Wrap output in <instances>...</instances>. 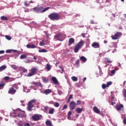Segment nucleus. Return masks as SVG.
Wrapping results in <instances>:
<instances>
[{
    "label": "nucleus",
    "mask_w": 126,
    "mask_h": 126,
    "mask_svg": "<svg viewBox=\"0 0 126 126\" xmlns=\"http://www.w3.org/2000/svg\"><path fill=\"white\" fill-rule=\"evenodd\" d=\"M46 126H54L53 124H52V122L50 120H47L45 123Z\"/></svg>",
    "instance_id": "6ab92c4d"
},
{
    "label": "nucleus",
    "mask_w": 126,
    "mask_h": 126,
    "mask_svg": "<svg viewBox=\"0 0 126 126\" xmlns=\"http://www.w3.org/2000/svg\"><path fill=\"white\" fill-rule=\"evenodd\" d=\"M54 113H55V109L50 107L48 113L50 114L51 115H53Z\"/></svg>",
    "instance_id": "f3484780"
},
{
    "label": "nucleus",
    "mask_w": 126,
    "mask_h": 126,
    "mask_svg": "<svg viewBox=\"0 0 126 126\" xmlns=\"http://www.w3.org/2000/svg\"><path fill=\"white\" fill-rule=\"evenodd\" d=\"M123 108H124V105L122 104L116 106V109L117 110V111H120V110L123 109Z\"/></svg>",
    "instance_id": "ddd939ff"
},
{
    "label": "nucleus",
    "mask_w": 126,
    "mask_h": 126,
    "mask_svg": "<svg viewBox=\"0 0 126 126\" xmlns=\"http://www.w3.org/2000/svg\"><path fill=\"white\" fill-rule=\"evenodd\" d=\"M112 44L113 45H115L114 48H116L117 47V44L116 43V42H113Z\"/></svg>",
    "instance_id": "864d4df0"
},
{
    "label": "nucleus",
    "mask_w": 126,
    "mask_h": 126,
    "mask_svg": "<svg viewBox=\"0 0 126 126\" xmlns=\"http://www.w3.org/2000/svg\"><path fill=\"white\" fill-rule=\"evenodd\" d=\"M31 73H29L27 74L28 77H30L31 76H33L35 75V74H36V73L38 72V69H37V68H35V67H32L31 69Z\"/></svg>",
    "instance_id": "20e7f679"
},
{
    "label": "nucleus",
    "mask_w": 126,
    "mask_h": 126,
    "mask_svg": "<svg viewBox=\"0 0 126 126\" xmlns=\"http://www.w3.org/2000/svg\"><path fill=\"white\" fill-rule=\"evenodd\" d=\"M38 52L39 53H47L48 51L46 49H39Z\"/></svg>",
    "instance_id": "c85d7f7f"
},
{
    "label": "nucleus",
    "mask_w": 126,
    "mask_h": 126,
    "mask_svg": "<svg viewBox=\"0 0 126 126\" xmlns=\"http://www.w3.org/2000/svg\"><path fill=\"white\" fill-rule=\"evenodd\" d=\"M18 117L19 118H24L25 117V115L24 114H22L21 113L18 114Z\"/></svg>",
    "instance_id": "473e14b6"
},
{
    "label": "nucleus",
    "mask_w": 126,
    "mask_h": 126,
    "mask_svg": "<svg viewBox=\"0 0 126 126\" xmlns=\"http://www.w3.org/2000/svg\"><path fill=\"white\" fill-rule=\"evenodd\" d=\"M115 104H116V102H111V105L112 106H114L115 105Z\"/></svg>",
    "instance_id": "13d9d810"
},
{
    "label": "nucleus",
    "mask_w": 126,
    "mask_h": 126,
    "mask_svg": "<svg viewBox=\"0 0 126 126\" xmlns=\"http://www.w3.org/2000/svg\"><path fill=\"white\" fill-rule=\"evenodd\" d=\"M6 68V65H2L0 67V71H3V70H4Z\"/></svg>",
    "instance_id": "b1692460"
},
{
    "label": "nucleus",
    "mask_w": 126,
    "mask_h": 126,
    "mask_svg": "<svg viewBox=\"0 0 126 126\" xmlns=\"http://www.w3.org/2000/svg\"><path fill=\"white\" fill-rule=\"evenodd\" d=\"M8 93V94H10L11 95H14V94L16 93V90L13 89L12 87L9 88Z\"/></svg>",
    "instance_id": "6e6552de"
},
{
    "label": "nucleus",
    "mask_w": 126,
    "mask_h": 126,
    "mask_svg": "<svg viewBox=\"0 0 126 126\" xmlns=\"http://www.w3.org/2000/svg\"><path fill=\"white\" fill-rule=\"evenodd\" d=\"M51 79L54 84L57 85L59 83V81H58V79H57V78H56V77H52Z\"/></svg>",
    "instance_id": "4468645a"
},
{
    "label": "nucleus",
    "mask_w": 126,
    "mask_h": 126,
    "mask_svg": "<svg viewBox=\"0 0 126 126\" xmlns=\"http://www.w3.org/2000/svg\"><path fill=\"white\" fill-rule=\"evenodd\" d=\"M50 8L51 7H47L41 10V13L45 12V11H47V10L50 9Z\"/></svg>",
    "instance_id": "cd10ccee"
},
{
    "label": "nucleus",
    "mask_w": 126,
    "mask_h": 126,
    "mask_svg": "<svg viewBox=\"0 0 126 126\" xmlns=\"http://www.w3.org/2000/svg\"><path fill=\"white\" fill-rule=\"evenodd\" d=\"M33 121H37L40 120V116L38 115H34L32 117Z\"/></svg>",
    "instance_id": "1a4fd4ad"
},
{
    "label": "nucleus",
    "mask_w": 126,
    "mask_h": 126,
    "mask_svg": "<svg viewBox=\"0 0 126 126\" xmlns=\"http://www.w3.org/2000/svg\"><path fill=\"white\" fill-rule=\"evenodd\" d=\"M71 114H72V112H71V111H70L68 112V114H67L68 120H70L71 119L70 116H71Z\"/></svg>",
    "instance_id": "a878e982"
},
{
    "label": "nucleus",
    "mask_w": 126,
    "mask_h": 126,
    "mask_svg": "<svg viewBox=\"0 0 126 126\" xmlns=\"http://www.w3.org/2000/svg\"><path fill=\"white\" fill-rule=\"evenodd\" d=\"M24 126H30V124L27 123L24 124Z\"/></svg>",
    "instance_id": "8fccbe9b"
},
{
    "label": "nucleus",
    "mask_w": 126,
    "mask_h": 126,
    "mask_svg": "<svg viewBox=\"0 0 126 126\" xmlns=\"http://www.w3.org/2000/svg\"><path fill=\"white\" fill-rule=\"evenodd\" d=\"M42 10H43V6L34 7L33 9V11L37 12V13H42Z\"/></svg>",
    "instance_id": "0eeeda50"
},
{
    "label": "nucleus",
    "mask_w": 126,
    "mask_h": 126,
    "mask_svg": "<svg viewBox=\"0 0 126 126\" xmlns=\"http://www.w3.org/2000/svg\"><path fill=\"white\" fill-rule=\"evenodd\" d=\"M39 46H45V43L44 42V40H42L39 42Z\"/></svg>",
    "instance_id": "e433bc0d"
},
{
    "label": "nucleus",
    "mask_w": 126,
    "mask_h": 126,
    "mask_svg": "<svg viewBox=\"0 0 126 126\" xmlns=\"http://www.w3.org/2000/svg\"><path fill=\"white\" fill-rule=\"evenodd\" d=\"M13 52H14V53H17L18 52V51H17L16 50H13Z\"/></svg>",
    "instance_id": "bf43d9fd"
},
{
    "label": "nucleus",
    "mask_w": 126,
    "mask_h": 126,
    "mask_svg": "<svg viewBox=\"0 0 126 126\" xmlns=\"http://www.w3.org/2000/svg\"><path fill=\"white\" fill-rule=\"evenodd\" d=\"M126 81H125L124 82V83H123V85H126Z\"/></svg>",
    "instance_id": "69168bd1"
},
{
    "label": "nucleus",
    "mask_w": 126,
    "mask_h": 126,
    "mask_svg": "<svg viewBox=\"0 0 126 126\" xmlns=\"http://www.w3.org/2000/svg\"><path fill=\"white\" fill-rule=\"evenodd\" d=\"M107 87H107V85H106L105 84H103L102 85V89H105Z\"/></svg>",
    "instance_id": "37998d69"
},
{
    "label": "nucleus",
    "mask_w": 126,
    "mask_h": 126,
    "mask_svg": "<svg viewBox=\"0 0 126 126\" xmlns=\"http://www.w3.org/2000/svg\"><path fill=\"white\" fill-rule=\"evenodd\" d=\"M76 64H79V60H77L76 62Z\"/></svg>",
    "instance_id": "6e6d98bb"
},
{
    "label": "nucleus",
    "mask_w": 126,
    "mask_h": 126,
    "mask_svg": "<svg viewBox=\"0 0 126 126\" xmlns=\"http://www.w3.org/2000/svg\"><path fill=\"white\" fill-rule=\"evenodd\" d=\"M80 60L84 63H85V62L87 61V59H86V58H85L84 56H81V57H80Z\"/></svg>",
    "instance_id": "412c9836"
},
{
    "label": "nucleus",
    "mask_w": 126,
    "mask_h": 126,
    "mask_svg": "<svg viewBox=\"0 0 126 126\" xmlns=\"http://www.w3.org/2000/svg\"><path fill=\"white\" fill-rule=\"evenodd\" d=\"M12 88L13 89H18L19 87L16 84H14L12 86Z\"/></svg>",
    "instance_id": "72a5a7b5"
},
{
    "label": "nucleus",
    "mask_w": 126,
    "mask_h": 126,
    "mask_svg": "<svg viewBox=\"0 0 126 126\" xmlns=\"http://www.w3.org/2000/svg\"><path fill=\"white\" fill-rule=\"evenodd\" d=\"M91 24H94V21H93V20L91 21Z\"/></svg>",
    "instance_id": "e2e57ef3"
},
{
    "label": "nucleus",
    "mask_w": 126,
    "mask_h": 126,
    "mask_svg": "<svg viewBox=\"0 0 126 126\" xmlns=\"http://www.w3.org/2000/svg\"><path fill=\"white\" fill-rule=\"evenodd\" d=\"M111 73L112 74H115L116 73V69L112 70L111 71Z\"/></svg>",
    "instance_id": "a18cd8bd"
},
{
    "label": "nucleus",
    "mask_w": 126,
    "mask_h": 126,
    "mask_svg": "<svg viewBox=\"0 0 126 126\" xmlns=\"http://www.w3.org/2000/svg\"><path fill=\"white\" fill-rule=\"evenodd\" d=\"M86 80V77H84V78L83 79V81L84 82Z\"/></svg>",
    "instance_id": "052dcab7"
},
{
    "label": "nucleus",
    "mask_w": 126,
    "mask_h": 126,
    "mask_svg": "<svg viewBox=\"0 0 126 126\" xmlns=\"http://www.w3.org/2000/svg\"><path fill=\"white\" fill-rule=\"evenodd\" d=\"M4 85H5V84L3 82H0V88H3V87H4Z\"/></svg>",
    "instance_id": "7c9ffc66"
},
{
    "label": "nucleus",
    "mask_w": 126,
    "mask_h": 126,
    "mask_svg": "<svg viewBox=\"0 0 126 126\" xmlns=\"http://www.w3.org/2000/svg\"><path fill=\"white\" fill-rule=\"evenodd\" d=\"M107 63H112V61H111V60H110V59H107Z\"/></svg>",
    "instance_id": "3c124183"
},
{
    "label": "nucleus",
    "mask_w": 126,
    "mask_h": 126,
    "mask_svg": "<svg viewBox=\"0 0 126 126\" xmlns=\"http://www.w3.org/2000/svg\"><path fill=\"white\" fill-rule=\"evenodd\" d=\"M5 38L6 39H7V40H11V37L10 36L6 35Z\"/></svg>",
    "instance_id": "79ce46f5"
},
{
    "label": "nucleus",
    "mask_w": 126,
    "mask_h": 126,
    "mask_svg": "<svg viewBox=\"0 0 126 126\" xmlns=\"http://www.w3.org/2000/svg\"><path fill=\"white\" fill-rule=\"evenodd\" d=\"M4 53V50H0V54H3Z\"/></svg>",
    "instance_id": "5fc2aeb1"
},
{
    "label": "nucleus",
    "mask_w": 126,
    "mask_h": 126,
    "mask_svg": "<svg viewBox=\"0 0 126 126\" xmlns=\"http://www.w3.org/2000/svg\"><path fill=\"white\" fill-rule=\"evenodd\" d=\"M73 97V95L72 94H70L68 97V99H70L71 100V99H72Z\"/></svg>",
    "instance_id": "de8ad7c7"
},
{
    "label": "nucleus",
    "mask_w": 126,
    "mask_h": 126,
    "mask_svg": "<svg viewBox=\"0 0 126 126\" xmlns=\"http://www.w3.org/2000/svg\"><path fill=\"white\" fill-rule=\"evenodd\" d=\"M1 20H5V21H7L8 20V18L7 17H5L4 16L0 17Z\"/></svg>",
    "instance_id": "5701e85b"
},
{
    "label": "nucleus",
    "mask_w": 126,
    "mask_h": 126,
    "mask_svg": "<svg viewBox=\"0 0 126 126\" xmlns=\"http://www.w3.org/2000/svg\"><path fill=\"white\" fill-rule=\"evenodd\" d=\"M54 106L56 107L57 108L60 107V103L59 102H55L54 103Z\"/></svg>",
    "instance_id": "4c0bfd02"
},
{
    "label": "nucleus",
    "mask_w": 126,
    "mask_h": 126,
    "mask_svg": "<svg viewBox=\"0 0 126 126\" xmlns=\"http://www.w3.org/2000/svg\"><path fill=\"white\" fill-rule=\"evenodd\" d=\"M33 59L36 61V60H37V57H36L35 56H33Z\"/></svg>",
    "instance_id": "680f3d73"
},
{
    "label": "nucleus",
    "mask_w": 126,
    "mask_h": 126,
    "mask_svg": "<svg viewBox=\"0 0 126 126\" xmlns=\"http://www.w3.org/2000/svg\"><path fill=\"white\" fill-rule=\"evenodd\" d=\"M70 99L68 98L67 100V103H69V102H70Z\"/></svg>",
    "instance_id": "0e129e2a"
},
{
    "label": "nucleus",
    "mask_w": 126,
    "mask_h": 126,
    "mask_svg": "<svg viewBox=\"0 0 126 126\" xmlns=\"http://www.w3.org/2000/svg\"><path fill=\"white\" fill-rule=\"evenodd\" d=\"M104 43L105 44H106V43H108V42H107L106 40H104Z\"/></svg>",
    "instance_id": "774afa93"
},
{
    "label": "nucleus",
    "mask_w": 126,
    "mask_h": 126,
    "mask_svg": "<svg viewBox=\"0 0 126 126\" xmlns=\"http://www.w3.org/2000/svg\"><path fill=\"white\" fill-rule=\"evenodd\" d=\"M48 17L51 20L58 21L59 20L61 16H60V14L58 13H52L48 16Z\"/></svg>",
    "instance_id": "f257e3e1"
},
{
    "label": "nucleus",
    "mask_w": 126,
    "mask_h": 126,
    "mask_svg": "<svg viewBox=\"0 0 126 126\" xmlns=\"http://www.w3.org/2000/svg\"><path fill=\"white\" fill-rule=\"evenodd\" d=\"M26 58H27V55H26V54H23V55H21V56H20V59L21 60L26 59Z\"/></svg>",
    "instance_id": "bb28decb"
},
{
    "label": "nucleus",
    "mask_w": 126,
    "mask_h": 126,
    "mask_svg": "<svg viewBox=\"0 0 126 126\" xmlns=\"http://www.w3.org/2000/svg\"><path fill=\"white\" fill-rule=\"evenodd\" d=\"M81 101L80 100L77 101L76 105H81Z\"/></svg>",
    "instance_id": "49530a36"
},
{
    "label": "nucleus",
    "mask_w": 126,
    "mask_h": 126,
    "mask_svg": "<svg viewBox=\"0 0 126 126\" xmlns=\"http://www.w3.org/2000/svg\"><path fill=\"white\" fill-rule=\"evenodd\" d=\"M93 111L94 112V113H96V114H99V113H100V110H99L98 108H97V107L96 106L94 107Z\"/></svg>",
    "instance_id": "2eb2a0df"
},
{
    "label": "nucleus",
    "mask_w": 126,
    "mask_h": 126,
    "mask_svg": "<svg viewBox=\"0 0 126 126\" xmlns=\"http://www.w3.org/2000/svg\"><path fill=\"white\" fill-rule=\"evenodd\" d=\"M123 124H124V125H126V117L124 118L123 120Z\"/></svg>",
    "instance_id": "09e8293b"
},
{
    "label": "nucleus",
    "mask_w": 126,
    "mask_h": 126,
    "mask_svg": "<svg viewBox=\"0 0 126 126\" xmlns=\"http://www.w3.org/2000/svg\"><path fill=\"white\" fill-rule=\"evenodd\" d=\"M46 69L48 71L51 70V65H50V64L47 63L46 64Z\"/></svg>",
    "instance_id": "2f4dec72"
},
{
    "label": "nucleus",
    "mask_w": 126,
    "mask_h": 126,
    "mask_svg": "<svg viewBox=\"0 0 126 126\" xmlns=\"http://www.w3.org/2000/svg\"><path fill=\"white\" fill-rule=\"evenodd\" d=\"M67 108V105L65 104V105L63 106V107L62 110H65Z\"/></svg>",
    "instance_id": "c03bdc74"
},
{
    "label": "nucleus",
    "mask_w": 126,
    "mask_h": 126,
    "mask_svg": "<svg viewBox=\"0 0 126 126\" xmlns=\"http://www.w3.org/2000/svg\"><path fill=\"white\" fill-rule=\"evenodd\" d=\"M37 99H33L30 101L28 103V110L30 112L32 111V108L34 107V105H35L36 103H37Z\"/></svg>",
    "instance_id": "f03ea898"
},
{
    "label": "nucleus",
    "mask_w": 126,
    "mask_h": 126,
    "mask_svg": "<svg viewBox=\"0 0 126 126\" xmlns=\"http://www.w3.org/2000/svg\"><path fill=\"white\" fill-rule=\"evenodd\" d=\"M24 4L25 6H29V5H30V4L28 3V2H27V1H25Z\"/></svg>",
    "instance_id": "58836bf2"
},
{
    "label": "nucleus",
    "mask_w": 126,
    "mask_h": 126,
    "mask_svg": "<svg viewBox=\"0 0 126 126\" xmlns=\"http://www.w3.org/2000/svg\"><path fill=\"white\" fill-rule=\"evenodd\" d=\"M71 79L73 81H77V80H78V78H77V77H75V76H72L71 77Z\"/></svg>",
    "instance_id": "c756f323"
},
{
    "label": "nucleus",
    "mask_w": 126,
    "mask_h": 126,
    "mask_svg": "<svg viewBox=\"0 0 126 126\" xmlns=\"http://www.w3.org/2000/svg\"><path fill=\"white\" fill-rule=\"evenodd\" d=\"M75 107H76V103L74 102V101H71L69 104V108L71 111H73L74 109H75Z\"/></svg>",
    "instance_id": "423d86ee"
},
{
    "label": "nucleus",
    "mask_w": 126,
    "mask_h": 126,
    "mask_svg": "<svg viewBox=\"0 0 126 126\" xmlns=\"http://www.w3.org/2000/svg\"><path fill=\"white\" fill-rule=\"evenodd\" d=\"M63 37V34L62 33H59L55 35L54 37L55 38H59L60 39V38H62Z\"/></svg>",
    "instance_id": "4be33fe9"
},
{
    "label": "nucleus",
    "mask_w": 126,
    "mask_h": 126,
    "mask_svg": "<svg viewBox=\"0 0 126 126\" xmlns=\"http://www.w3.org/2000/svg\"><path fill=\"white\" fill-rule=\"evenodd\" d=\"M92 46L94 48H100V44H99L98 42H94L92 44Z\"/></svg>",
    "instance_id": "9b49d317"
},
{
    "label": "nucleus",
    "mask_w": 126,
    "mask_h": 126,
    "mask_svg": "<svg viewBox=\"0 0 126 126\" xmlns=\"http://www.w3.org/2000/svg\"><path fill=\"white\" fill-rule=\"evenodd\" d=\"M31 84L34 85L35 86H39L40 87H43L42 84L41 83H38L36 82H32Z\"/></svg>",
    "instance_id": "9d476101"
},
{
    "label": "nucleus",
    "mask_w": 126,
    "mask_h": 126,
    "mask_svg": "<svg viewBox=\"0 0 126 126\" xmlns=\"http://www.w3.org/2000/svg\"><path fill=\"white\" fill-rule=\"evenodd\" d=\"M42 81L44 83H48L49 82V78L44 77L42 79Z\"/></svg>",
    "instance_id": "393cba45"
},
{
    "label": "nucleus",
    "mask_w": 126,
    "mask_h": 126,
    "mask_svg": "<svg viewBox=\"0 0 126 126\" xmlns=\"http://www.w3.org/2000/svg\"><path fill=\"white\" fill-rule=\"evenodd\" d=\"M23 72H27V69H23V70H22Z\"/></svg>",
    "instance_id": "603ef678"
},
{
    "label": "nucleus",
    "mask_w": 126,
    "mask_h": 126,
    "mask_svg": "<svg viewBox=\"0 0 126 126\" xmlns=\"http://www.w3.org/2000/svg\"><path fill=\"white\" fill-rule=\"evenodd\" d=\"M4 79L5 81H7V80H9V79H10V78L8 76H6L4 78Z\"/></svg>",
    "instance_id": "a19ab883"
},
{
    "label": "nucleus",
    "mask_w": 126,
    "mask_h": 126,
    "mask_svg": "<svg viewBox=\"0 0 126 126\" xmlns=\"http://www.w3.org/2000/svg\"><path fill=\"white\" fill-rule=\"evenodd\" d=\"M83 111V108H78L76 109V112L77 114H80Z\"/></svg>",
    "instance_id": "a211bd4d"
},
{
    "label": "nucleus",
    "mask_w": 126,
    "mask_h": 126,
    "mask_svg": "<svg viewBox=\"0 0 126 126\" xmlns=\"http://www.w3.org/2000/svg\"><path fill=\"white\" fill-rule=\"evenodd\" d=\"M50 104H54V101H50L49 102Z\"/></svg>",
    "instance_id": "338daca9"
},
{
    "label": "nucleus",
    "mask_w": 126,
    "mask_h": 126,
    "mask_svg": "<svg viewBox=\"0 0 126 126\" xmlns=\"http://www.w3.org/2000/svg\"><path fill=\"white\" fill-rule=\"evenodd\" d=\"M12 52H13V50L12 49H8L6 50V53H7V54H10V53H12Z\"/></svg>",
    "instance_id": "f704fd0d"
},
{
    "label": "nucleus",
    "mask_w": 126,
    "mask_h": 126,
    "mask_svg": "<svg viewBox=\"0 0 126 126\" xmlns=\"http://www.w3.org/2000/svg\"><path fill=\"white\" fill-rule=\"evenodd\" d=\"M74 41H75L74 38H70L68 41V43H69L68 45L71 46L72 44H73V43H74Z\"/></svg>",
    "instance_id": "dca6fc26"
},
{
    "label": "nucleus",
    "mask_w": 126,
    "mask_h": 126,
    "mask_svg": "<svg viewBox=\"0 0 126 126\" xmlns=\"http://www.w3.org/2000/svg\"><path fill=\"white\" fill-rule=\"evenodd\" d=\"M112 82H108L106 84V86L107 87H109V86H110V85H112Z\"/></svg>",
    "instance_id": "ea45409f"
},
{
    "label": "nucleus",
    "mask_w": 126,
    "mask_h": 126,
    "mask_svg": "<svg viewBox=\"0 0 126 126\" xmlns=\"http://www.w3.org/2000/svg\"><path fill=\"white\" fill-rule=\"evenodd\" d=\"M27 48H28V49H35V48H36V45L28 44L27 45Z\"/></svg>",
    "instance_id": "f8f14e48"
},
{
    "label": "nucleus",
    "mask_w": 126,
    "mask_h": 126,
    "mask_svg": "<svg viewBox=\"0 0 126 126\" xmlns=\"http://www.w3.org/2000/svg\"><path fill=\"white\" fill-rule=\"evenodd\" d=\"M81 35L83 38H85V33H82Z\"/></svg>",
    "instance_id": "4d7b16f0"
},
{
    "label": "nucleus",
    "mask_w": 126,
    "mask_h": 126,
    "mask_svg": "<svg viewBox=\"0 0 126 126\" xmlns=\"http://www.w3.org/2000/svg\"><path fill=\"white\" fill-rule=\"evenodd\" d=\"M123 35L122 32H116L114 35H113L111 36L112 40H118L119 38H121V36Z\"/></svg>",
    "instance_id": "39448f33"
},
{
    "label": "nucleus",
    "mask_w": 126,
    "mask_h": 126,
    "mask_svg": "<svg viewBox=\"0 0 126 126\" xmlns=\"http://www.w3.org/2000/svg\"><path fill=\"white\" fill-rule=\"evenodd\" d=\"M44 93L46 95H48V94H50V93H52V90L51 89H47L44 91Z\"/></svg>",
    "instance_id": "aec40b11"
},
{
    "label": "nucleus",
    "mask_w": 126,
    "mask_h": 126,
    "mask_svg": "<svg viewBox=\"0 0 126 126\" xmlns=\"http://www.w3.org/2000/svg\"><path fill=\"white\" fill-rule=\"evenodd\" d=\"M84 45V42L83 40H81L78 43L77 45L74 47V53H78V51L81 49L82 46Z\"/></svg>",
    "instance_id": "7ed1b4c3"
},
{
    "label": "nucleus",
    "mask_w": 126,
    "mask_h": 126,
    "mask_svg": "<svg viewBox=\"0 0 126 126\" xmlns=\"http://www.w3.org/2000/svg\"><path fill=\"white\" fill-rule=\"evenodd\" d=\"M44 110L45 111V113H47L48 111L50 110V107H49L48 106H45Z\"/></svg>",
    "instance_id": "c9c22d12"
}]
</instances>
